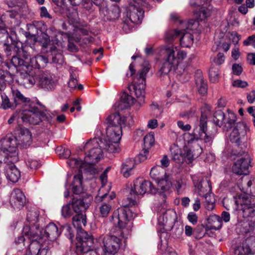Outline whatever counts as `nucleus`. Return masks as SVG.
Listing matches in <instances>:
<instances>
[{"mask_svg":"<svg viewBox=\"0 0 255 255\" xmlns=\"http://www.w3.org/2000/svg\"><path fill=\"white\" fill-rule=\"evenodd\" d=\"M128 237L127 229L114 231L110 236H101L96 241V251H92L93 255H114L119 251L120 245Z\"/></svg>","mask_w":255,"mask_h":255,"instance_id":"1","label":"nucleus"},{"mask_svg":"<svg viewBox=\"0 0 255 255\" xmlns=\"http://www.w3.org/2000/svg\"><path fill=\"white\" fill-rule=\"evenodd\" d=\"M100 138H94L88 141L85 144L84 149L87 151L84 159L88 167V172L94 174L97 172L96 164L103 156L102 148L101 147Z\"/></svg>","mask_w":255,"mask_h":255,"instance_id":"2","label":"nucleus"},{"mask_svg":"<svg viewBox=\"0 0 255 255\" xmlns=\"http://www.w3.org/2000/svg\"><path fill=\"white\" fill-rule=\"evenodd\" d=\"M126 117L118 113L109 115L106 120L107 125L106 138L110 141L119 142L122 135V128L126 126Z\"/></svg>","mask_w":255,"mask_h":255,"instance_id":"3","label":"nucleus"},{"mask_svg":"<svg viewBox=\"0 0 255 255\" xmlns=\"http://www.w3.org/2000/svg\"><path fill=\"white\" fill-rule=\"evenodd\" d=\"M38 232L41 235V232L40 230H37L36 233H34V230L30 231V228L28 227L24 228L23 234L31 240V242L24 255H51L49 247L42 242L43 237L37 235Z\"/></svg>","mask_w":255,"mask_h":255,"instance_id":"4","label":"nucleus"},{"mask_svg":"<svg viewBox=\"0 0 255 255\" xmlns=\"http://www.w3.org/2000/svg\"><path fill=\"white\" fill-rule=\"evenodd\" d=\"M127 1L128 4L124 13V22L126 24H128L129 22L140 23L144 13L143 7L147 3L146 0H128Z\"/></svg>","mask_w":255,"mask_h":255,"instance_id":"5","label":"nucleus"},{"mask_svg":"<svg viewBox=\"0 0 255 255\" xmlns=\"http://www.w3.org/2000/svg\"><path fill=\"white\" fill-rule=\"evenodd\" d=\"M136 202L131 199L128 203H123L124 207L119 208L114 213L113 219L115 222H117L119 226L116 227L114 231L118 229L124 230L127 229L128 231V236L130 233V226H128L129 222L133 218V213L131 210L128 208L135 205Z\"/></svg>","mask_w":255,"mask_h":255,"instance_id":"6","label":"nucleus"},{"mask_svg":"<svg viewBox=\"0 0 255 255\" xmlns=\"http://www.w3.org/2000/svg\"><path fill=\"white\" fill-rule=\"evenodd\" d=\"M207 123V114L202 112L198 126L194 128L192 134L189 132L184 134V140L188 143H191L199 139L203 140L206 142L210 141L213 138V136L208 134L206 132Z\"/></svg>","mask_w":255,"mask_h":255,"instance_id":"7","label":"nucleus"},{"mask_svg":"<svg viewBox=\"0 0 255 255\" xmlns=\"http://www.w3.org/2000/svg\"><path fill=\"white\" fill-rule=\"evenodd\" d=\"M10 136H5L0 141V162H14L18 160L15 143Z\"/></svg>","mask_w":255,"mask_h":255,"instance_id":"8","label":"nucleus"},{"mask_svg":"<svg viewBox=\"0 0 255 255\" xmlns=\"http://www.w3.org/2000/svg\"><path fill=\"white\" fill-rule=\"evenodd\" d=\"M149 69V68L147 66L143 67L134 78L133 84L128 86L129 90L130 92H134L139 105H141L144 102L145 76Z\"/></svg>","mask_w":255,"mask_h":255,"instance_id":"9","label":"nucleus"},{"mask_svg":"<svg viewBox=\"0 0 255 255\" xmlns=\"http://www.w3.org/2000/svg\"><path fill=\"white\" fill-rule=\"evenodd\" d=\"M252 196L241 194L234 197L237 208L243 212L244 218L252 216L255 212V192L251 191Z\"/></svg>","mask_w":255,"mask_h":255,"instance_id":"10","label":"nucleus"},{"mask_svg":"<svg viewBox=\"0 0 255 255\" xmlns=\"http://www.w3.org/2000/svg\"><path fill=\"white\" fill-rule=\"evenodd\" d=\"M145 193L154 194L156 193V189L150 181L144 180L141 178H137L134 181L133 186L129 193V197L127 199L129 201H131L132 199L136 202V198L142 196Z\"/></svg>","mask_w":255,"mask_h":255,"instance_id":"11","label":"nucleus"},{"mask_svg":"<svg viewBox=\"0 0 255 255\" xmlns=\"http://www.w3.org/2000/svg\"><path fill=\"white\" fill-rule=\"evenodd\" d=\"M45 116V112L40 110L33 104H25L20 113V118L24 122L33 125L39 124Z\"/></svg>","mask_w":255,"mask_h":255,"instance_id":"12","label":"nucleus"},{"mask_svg":"<svg viewBox=\"0 0 255 255\" xmlns=\"http://www.w3.org/2000/svg\"><path fill=\"white\" fill-rule=\"evenodd\" d=\"M104 187L99 190L98 194L95 197V202L99 203V212L101 217H107L112 210L113 205L112 200L115 198V194L103 193Z\"/></svg>","mask_w":255,"mask_h":255,"instance_id":"13","label":"nucleus"},{"mask_svg":"<svg viewBox=\"0 0 255 255\" xmlns=\"http://www.w3.org/2000/svg\"><path fill=\"white\" fill-rule=\"evenodd\" d=\"M164 59L173 66L178 67L181 60L184 59L186 56V53L179 50L177 47L174 45L165 46L163 49Z\"/></svg>","mask_w":255,"mask_h":255,"instance_id":"14","label":"nucleus"},{"mask_svg":"<svg viewBox=\"0 0 255 255\" xmlns=\"http://www.w3.org/2000/svg\"><path fill=\"white\" fill-rule=\"evenodd\" d=\"M38 70H35L29 65L23 66L20 69L19 82L26 88L32 87L34 84L37 85Z\"/></svg>","mask_w":255,"mask_h":255,"instance_id":"15","label":"nucleus"},{"mask_svg":"<svg viewBox=\"0 0 255 255\" xmlns=\"http://www.w3.org/2000/svg\"><path fill=\"white\" fill-rule=\"evenodd\" d=\"M37 86L47 90H53L58 80L54 75L47 71H39L37 73Z\"/></svg>","mask_w":255,"mask_h":255,"instance_id":"16","label":"nucleus"},{"mask_svg":"<svg viewBox=\"0 0 255 255\" xmlns=\"http://www.w3.org/2000/svg\"><path fill=\"white\" fill-rule=\"evenodd\" d=\"M5 136H10L15 143V148L19 145L22 148H26L32 143V134L30 131L26 128H20L13 136L11 134H7Z\"/></svg>","mask_w":255,"mask_h":255,"instance_id":"17","label":"nucleus"},{"mask_svg":"<svg viewBox=\"0 0 255 255\" xmlns=\"http://www.w3.org/2000/svg\"><path fill=\"white\" fill-rule=\"evenodd\" d=\"M251 159L249 155L243 152L239 156L234 162L232 167V171L238 175H246L249 172V168L250 166Z\"/></svg>","mask_w":255,"mask_h":255,"instance_id":"18","label":"nucleus"},{"mask_svg":"<svg viewBox=\"0 0 255 255\" xmlns=\"http://www.w3.org/2000/svg\"><path fill=\"white\" fill-rule=\"evenodd\" d=\"M35 229L36 231L40 230L41 232V235L39 232L37 235H40V237H43L42 242L46 245L49 244L48 241V243H46L47 239L50 241H54L59 236L61 232V229H59L58 227L53 223H49L44 230L42 229L37 228L36 227Z\"/></svg>","mask_w":255,"mask_h":255,"instance_id":"19","label":"nucleus"},{"mask_svg":"<svg viewBox=\"0 0 255 255\" xmlns=\"http://www.w3.org/2000/svg\"><path fill=\"white\" fill-rule=\"evenodd\" d=\"M196 24H198L197 22L193 20L189 22L180 21V24L178 29L167 32L165 35V39L167 41L171 42L174 38L181 35L183 28L186 27V29L193 30L192 26Z\"/></svg>","mask_w":255,"mask_h":255,"instance_id":"20","label":"nucleus"},{"mask_svg":"<svg viewBox=\"0 0 255 255\" xmlns=\"http://www.w3.org/2000/svg\"><path fill=\"white\" fill-rule=\"evenodd\" d=\"M192 178L194 186L200 196H203L204 193L211 191V183L207 177L203 178L199 180L197 176L194 175Z\"/></svg>","mask_w":255,"mask_h":255,"instance_id":"21","label":"nucleus"},{"mask_svg":"<svg viewBox=\"0 0 255 255\" xmlns=\"http://www.w3.org/2000/svg\"><path fill=\"white\" fill-rule=\"evenodd\" d=\"M25 196L19 189H14L12 191L10 197V203L15 209H20L25 203Z\"/></svg>","mask_w":255,"mask_h":255,"instance_id":"22","label":"nucleus"},{"mask_svg":"<svg viewBox=\"0 0 255 255\" xmlns=\"http://www.w3.org/2000/svg\"><path fill=\"white\" fill-rule=\"evenodd\" d=\"M247 129V126L245 123L242 122L237 123L230 133V139L231 141L239 144L241 136H244Z\"/></svg>","mask_w":255,"mask_h":255,"instance_id":"23","label":"nucleus"},{"mask_svg":"<svg viewBox=\"0 0 255 255\" xmlns=\"http://www.w3.org/2000/svg\"><path fill=\"white\" fill-rule=\"evenodd\" d=\"M154 141V135L152 132H149L144 137L142 151L138 156L140 162L144 161L147 158L149 149L153 145Z\"/></svg>","mask_w":255,"mask_h":255,"instance_id":"24","label":"nucleus"},{"mask_svg":"<svg viewBox=\"0 0 255 255\" xmlns=\"http://www.w3.org/2000/svg\"><path fill=\"white\" fill-rule=\"evenodd\" d=\"M39 213L37 209L33 208L29 210L26 215V221L29 223L31 227L26 225L23 227V230L25 227H28L30 228V231H32V230H34V233H36L35 227H36L37 228H39L37 225V223L39 221Z\"/></svg>","mask_w":255,"mask_h":255,"instance_id":"25","label":"nucleus"},{"mask_svg":"<svg viewBox=\"0 0 255 255\" xmlns=\"http://www.w3.org/2000/svg\"><path fill=\"white\" fill-rule=\"evenodd\" d=\"M13 163L5 165V174L8 180L12 182H16L20 177V172Z\"/></svg>","mask_w":255,"mask_h":255,"instance_id":"26","label":"nucleus"},{"mask_svg":"<svg viewBox=\"0 0 255 255\" xmlns=\"http://www.w3.org/2000/svg\"><path fill=\"white\" fill-rule=\"evenodd\" d=\"M156 182L157 184V188H156V193H158L164 197L165 196V193L169 190L172 185L169 176L166 175L164 177L157 180Z\"/></svg>","mask_w":255,"mask_h":255,"instance_id":"27","label":"nucleus"},{"mask_svg":"<svg viewBox=\"0 0 255 255\" xmlns=\"http://www.w3.org/2000/svg\"><path fill=\"white\" fill-rule=\"evenodd\" d=\"M86 199H77L73 198L71 206L75 213L77 214H82L85 212L89 206V202L86 201Z\"/></svg>","mask_w":255,"mask_h":255,"instance_id":"28","label":"nucleus"},{"mask_svg":"<svg viewBox=\"0 0 255 255\" xmlns=\"http://www.w3.org/2000/svg\"><path fill=\"white\" fill-rule=\"evenodd\" d=\"M175 212L171 210H168L158 218V223L162 226L170 227L175 221Z\"/></svg>","mask_w":255,"mask_h":255,"instance_id":"29","label":"nucleus"},{"mask_svg":"<svg viewBox=\"0 0 255 255\" xmlns=\"http://www.w3.org/2000/svg\"><path fill=\"white\" fill-rule=\"evenodd\" d=\"M101 147L110 153L118 152L120 151L119 142L110 141L105 139L104 141L100 139Z\"/></svg>","mask_w":255,"mask_h":255,"instance_id":"30","label":"nucleus"},{"mask_svg":"<svg viewBox=\"0 0 255 255\" xmlns=\"http://www.w3.org/2000/svg\"><path fill=\"white\" fill-rule=\"evenodd\" d=\"M47 62L48 60L46 57L38 55L30 58L29 66L36 70V69L44 67Z\"/></svg>","mask_w":255,"mask_h":255,"instance_id":"31","label":"nucleus"},{"mask_svg":"<svg viewBox=\"0 0 255 255\" xmlns=\"http://www.w3.org/2000/svg\"><path fill=\"white\" fill-rule=\"evenodd\" d=\"M87 224L86 215L83 214H77L73 217V225L77 230V233L84 231L82 228Z\"/></svg>","mask_w":255,"mask_h":255,"instance_id":"32","label":"nucleus"},{"mask_svg":"<svg viewBox=\"0 0 255 255\" xmlns=\"http://www.w3.org/2000/svg\"><path fill=\"white\" fill-rule=\"evenodd\" d=\"M135 166V161L132 159H127L123 163L121 170L125 177L128 178L133 173V169Z\"/></svg>","mask_w":255,"mask_h":255,"instance_id":"33","label":"nucleus"},{"mask_svg":"<svg viewBox=\"0 0 255 255\" xmlns=\"http://www.w3.org/2000/svg\"><path fill=\"white\" fill-rule=\"evenodd\" d=\"M185 29H186V27L183 28L182 32L181 33L182 36L180 39V45L183 47H189L193 43V36L191 33L185 32Z\"/></svg>","mask_w":255,"mask_h":255,"instance_id":"34","label":"nucleus"},{"mask_svg":"<svg viewBox=\"0 0 255 255\" xmlns=\"http://www.w3.org/2000/svg\"><path fill=\"white\" fill-rule=\"evenodd\" d=\"M121 15V10L117 4H112L108 9L106 16L109 20L118 19Z\"/></svg>","mask_w":255,"mask_h":255,"instance_id":"35","label":"nucleus"},{"mask_svg":"<svg viewBox=\"0 0 255 255\" xmlns=\"http://www.w3.org/2000/svg\"><path fill=\"white\" fill-rule=\"evenodd\" d=\"M197 75H199V76H196L195 82L198 87V92L201 95H205L207 92V84L204 80L200 71H197Z\"/></svg>","mask_w":255,"mask_h":255,"instance_id":"36","label":"nucleus"},{"mask_svg":"<svg viewBox=\"0 0 255 255\" xmlns=\"http://www.w3.org/2000/svg\"><path fill=\"white\" fill-rule=\"evenodd\" d=\"M150 177L156 181L161 179L166 175L164 168L159 166L156 165L153 167L150 172Z\"/></svg>","mask_w":255,"mask_h":255,"instance_id":"37","label":"nucleus"},{"mask_svg":"<svg viewBox=\"0 0 255 255\" xmlns=\"http://www.w3.org/2000/svg\"><path fill=\"white\" fill-rule=\"evenodd\" d=\"M172 159L177 163L182 162L184 159V156L181 150L178 146L174 145L170 147Z\"/></svg>","mask_w":255,"mask_h":255,"instance_id":"38","label":"nucleus"},{"mask_svg":"<svg viewBox=\"0 0 255 255\" xmlns=\"http://www.w3.org/2000/svg\"><path fill=\"white\" fill-rule=\"evenodd\" d=\"M82 175L80 173L74 176L72 187L73 192L74 194H79L82 192Z\"/></svg>","mask_w":255,"mask_h":255,"instance_id":"39","label":"nucleus"},{"mask_svg":"<svg viewBox=\"0 0 255 255\" xmlns=\"http://www.w3.org/2000/svg\"><path fill=\"white\" fill-rule=\"evenodd\" d=\"M68 163L72 168H79L81 170L88 172V167L85 162V159L84 160H79L74 158L71 159L68 161Z\"/></svg>","mask_w":255,"mask_h":255,"instance_id":"40","label":"nucleus"},{"mask_svg":"<svg viewBox=\"0 0 255 255\" xmlns=\"http://www.w3.org/2000/svg\"><path fill=\"white\" fill-rule=\"evenodd\" d=\"M135 99L127 93H124L121 96V108H126L133 105Z\"/></svg>","mask_w":255,"mask_h":255,"instance_id":"41","label":"nucleus"},{"mask_svg":"<svg viewBox=\"0 0 255 255\" xmlns=\"http://www.w3.org/2000/svg\"><path fill=\"white\" fill-rule=\"evenodd\" d=\"M12 95L14 98V104L16 105L19 104V103H29L30 100L29 98L25 97L18 90H13Z\"/></svg>","mask_w":255,"mask_h":255,"instance_id":"42","label":"nucleus"},{"mask_svg":"<svg viewBox=\"0 0 255 255\" xmlns=\"http://www.w3.org/2000/svg\"><path fill=\"white\" fill-rule=\"evenodd\" d=\"M225 114L221 110L216 111L213 116V123L219 126H222L224 124H225Z\"/></svg>","mask_w":255,"mask_h":255,"instance_id":"43","label":"nucleus"},{"mask_svg":"<svg viewBox=\"0 0 255 255\" xmlns=\"http://www.w3.org/2000/svg\"><path fill=\"white\" fill-rule=\"evenodd\" d=\"M15 36V32L14 31H11L9 38L3 41L2 42H1L3 45L4 50L6 52H7V55L10 54V52L11 51L12 48L11 44L14 41Z\"/></svg>","mask_w":255,"mask_h":255,"instance_id":"44","label":"nucleus"},{"mask_svg":"<svg viewBox=\"0 0 255 255\" xmlns=\"http://www.w3.org/2000/svg\"><path fill=\"white\" fill-rule=\"evenodd\" d=\"M11 62L14 67L18 68L17 70L19 72H20V69H22L23 66H28L29 65L26 64L25 61L18 56H13Z\"/></svg>","mask_w":255,"mask_h":255,"instance_id":"45","label":"nucleus"},{"mask_svg":"<svg viewBox=\"0 0 255 255\" xmlns=\"http://www.w3.org/2000/svg\"><path fill=\"white\" fill-rule=\"evenodd\" d=\"M243 181V184L244 186L243 187V190L247 191L250 192L251 191L253 192H255V191H252L251 187V186L255 183V178L253 176H251L246 179H242Z\"/></svg>","mask_w":255,"mask_h":255,"instance_id":"46","label":"nucleus"},{"mask_svg":"<svg viewBox=\"0 0 255 255\" xmlns=\"http://www.w3.org/2000/svg\"><path fill=\"white\" fill-rule=\"evenodd\" d=\"M177 68V67L175 66H173V65L165 60L160 69V72L161 74L166 75L172 70L175 71Z\"/></svg>","mask_w":255,"mask_h":255,"instance_id":"47","label":"nucleus"},{"mask_svg":"<svg viewBox=\"0 0 255 255\" xmlns=\"http://www.w3.org/2000/svg\"><path fill=\"white\" fill-rule=\"evenodd\" d=\"M1 98L2 103L0 107L3 109L5 110L8 108L14 109L16 107V104H13L10 103L8 98L5 94L1 95Z\"/></svg>","mask_w":255,"mask_h":255,"instance_id":"48","label":"nucleus"},{"mask_svg":"<svg viewBox=\"0 0 255 255\" xmlns=\"http://www.w3.org/2000/svg\"><path fill=\"white\" fill-rule=\"evenodd\" d=\"M77 73L76 71H70V79L68 82V87L71 89H75L77 87L78 80L77 79Z\"/></svg>","mask_w":255,"mask_h":255,"instance_id":"49","label":"nucleus"},{"mask_svg":"<svg viewBox=\"0 0 255 255\" xmlns=\"http://www.w3.org/2000/svg\"><path fill=\"white\" fill-rule=\"evenodd\" d=\"M215 219L220 224L219 227H221L222 221H224L226 223H227L230 220V214L229 212L226 211H223L222 213L221 217H220L219 216L216 215L215 216Z\"/></svg>","mask_w":255,"mask_h":255,"instance_id":"50","label":"nucleus"},{"mask_svg":"<svg viewBox=\"0 0 255 255\" xmlns=\"http://www.w3.org/2000/svg\"><path fill=\"white\" fill-rule=\"evenodd\" d=\"M209 76L211 82L212 83L218 82L219 78V71L218 69L215 68L210 69Z\"/></svg>","mask_w":255,"mask_h":255,"instance_id":"51","label":"nucleus"},{"mask_svg":"<svg viewBox=\"0 0 255 255\" xmlns=\"http://www.w3.org/2000/svg\"><path fill=\"white\" fill-rule=\"evenodd\" d=\"M184 159L186 158V161L187 163H191L195 158V155L193 153L192 150L188 148L187 147H185L183 149Z\"/></svg>","mask_w":255,"mask_h":255,"instance_id":"52","label":"nucleus"},{"mask_svg":"<svg viewBox=\"0 0 255 255\" xmlns=\"http://www.w3.org/2000/svg\"><path fill=\"white\" fill-rule=\"evenodd\" d=\"M205 207L208 210H212L214 208L215 200L211 198L210 194H207L205 195Z\"/></svg>","mask_w":255,"mask_h":255,"instance_id":"53","label":"nucleus"},{"mask_svg":"<svg viewBox=\"0 0 255 255\" xmlns=\"http://www.w3.org/2000/svg\"><path fill=\"white\" fill-rule=\"evenodd\" d=\"M51 54L52 56V61L54 63H61L62 62V54L56 50L55 47L51 48Z\"/></svg>","mask_w":255,"mask_h":255,"instance_id":"54","label":"nucleus"},{"mask_svg":"<svg viewBox=\"0 0 255 255\" xmlns=\"http://www.w3.org/2000/svg\"><path fill=\"white\" fill-rule=\"evenodd\" d=\"M9 34L2 23H0V43L9 38Z\"/></svg>","mask_w":255,"mask_h":255,"instance_id":"55","label":"nucleus"},{"mask_svg":"<svg viewBox=\"0 0 255 255\" xmlns=\"http://www.w3.org/2000/svg\"><path fill=\"white\" fill-rule=\"evenodd\" d=\"M10 78L9 73L7 71L0 70V84L5 85Z\"/></svg>","mask_w":255,"mask_h":255,"instance_id":"56","label":"nucleus"},{"mask_svg":"<svg viewBox=\"0 0 255 255\" xmlns=\"http://www.w3.org/2000/svg\"><path fill=\"white\" fill-rule=\"evenodd\" d=\"M50 36L47 33H42L40 40V42L42 46L45 48H47L50 43Z\"/></svg>","mask_w":255,"mask_h":255,"instance_id":"57","label":"nucleus"},{"mask_svg":"<svg viewBox=\"0 0 255 255\" xmlns=\"http://www.w3.org/2000/svg\"><path fill=\"white\" fill-rule=\"evenodd\" d=\"M63 230L66 232L65 234L67 238L72 241L74 237V234L72 231L71 227L68 225H65L63 227Z\"/></svg>","mask_w":255,"mask_h":255,"instance_id":"58","label":"nucleus"},{"mask_svg":"<svg viewBox=\"0 0 255 255\" xmlns=\"http://www.w3.org/2000/svg\"><path fill=\"white\" fill-rule=\"evenodd\" d=\"M245 46L252 45L255 48V35L249 36L246 40L243 42Z\"/></svg>","mask_w":255,"mask_h":255,"instance_id":"59","label":"nucleus"},{"mask_svg":"<svg viewBox=\"0 0 255 255\" xmlns=\"http://www.w3.org/2000/svg\"><path fill=\"white\" fill-rule=\"evenodd\" d=\"M61 213L62 215L65 218L70 217L72 214L70 206L69 205L64 206L62 208Z\"/></svg>","mask_w":255,"mask_h":255,"instance_id":"60","label":"nucleus"},{"mask_svg":"<svg viewBox=\"0 0 255 255\" xmlns=\"http://www.w3.org/2000/svg\"><path fill=\"white\" fill-rule=\"evenodd\" d=\"M236 121V115L234 113H230L228 114V118L227 121V124L229 125L228 127L231 128L233 124L235 123Z\"/></svg>","mask_w":255,"mask_h":255,"instance_id":"61","label":"nucleus"},{"mask_svg":"<svg viewBox=\"0 0 255 255\" xmlns=\"http://www.w3.org/2000/svg\"><path fill=\"white\" fill-rule=\"evenodd\" d=\"M225 59L224 54L220 52L218 54L217 57L214 58L213 61L216 64L221 65L224 63Z\"/></svg>","mask_w":255,"mask_h":255,"instance_id":"62","label":"nucleus"},{"mask_svg":"<svg viewBox=\"0 0 255 255\" xmlns=\"http://www.w3.org/2000/svg\"><path fill=\"white\" fill-rule=\"evenodd\" d=\"M187 219L193 225H195L198 221V217L197 215L192 212L189 213L187 216Z\"/></svg>","mask_w":255,"mask_h":255,"instance_id":"63","label":"nucleus"},{"mask_svg":"<svg viewBox=\"0 0 255 255\" xmlns=\"http://www.w3.org/2000/svg\"><path fill=\"white\" fill-rule=\"evenodd\" d=\"M232 71L234 74L240 75L243 71V68L240 65L235 63L232 66Z\"/></svg>","mask_w":255,"mask_h":255,"instance_id":"64","label":"nucleus"}]
</instances>
